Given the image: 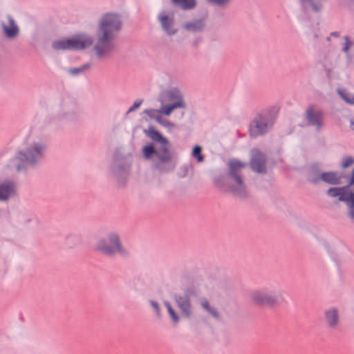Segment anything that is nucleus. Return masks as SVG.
<instances>
[{"label":"nucleus","instance_id":"nucleus-3","mask_svg":"<svg viewBox=\"0 0 354 354\" xmlns=\"http://www.w3.org/2000/svg\"><path fill=\"white\" fill-rule=\"evenodd\" d=\"M250 299L256 305L268 307H277L286 304L282 291L272 285L252 291Z\"/></svg>","mask_w":354,"mask_h":354},{"label":"nucleus","instance_id":"nucleus-8","mask_svg":"<svg viewBox=\"0 0 354 354\" xmlns=\"http://www.w3.org/2000/svg\"><path fill=\"white\" fill-rule=\"evenodd\" d=\"M168 100L173 101L171 104L162 106L160 109H149L145 111V113L149 117H153L152 112H158L165 115H169L171 112L178 108H185V104L183 99L182 94L178 88H172L167 92Z\"/></svg>","mask_w":354,"mask_h":354},{"label":"nucleus","instance_id":"nucleus-5","mask_svg":"<svg viewBox=\"0 0 354 354\" xmlns=\"http://www.w3.org/2000/svg\"><path fill=\"white\" fill-rule=\"evenodd\" d=\"M95 249L109 256L114 255L116 253H127V250L122 245L120 236L115 232L108 233L105 237L97 238Z\"/></svg>","mask_w":354,"mask_h":354},{"label":"nucleus","instance_id":"nucleus-35","mask_svg":"<svg viewBox=\"0 0 354 354\" xmlns=\"http://www.w3.org/2000/svg\"><path fill=\"white\" fill-rule=\"evenodd\" d=\"M351 183L352 184H354V171H353V175H352L351 180Z\"/></svg>","mask_w":354,"mask_h":354},{"label":"nucleus","instance_id":"nucleus-30","mask_svg":"<svg viewBox=\"0 0 354 354\" xmlns=\"http://www.w3.org/2000/svg\"><path fill=\"white\" fill-rule=\"evenodd\" d=\"M353 163V160L351 158H346L342 164L343 167H348Z\"/></svg>","mask_w":354,"mask_h":354},{"label":"nucleus","instance_id":"nucleus-4","mask_svg":"<svg viewBox=\"0 0 354 354\" xmlns=\"http://www.w3.org/2000/svg\"><path fill=\"white\" fill-rule=\"evenodd\" d=\"M145 133L153 141L160 144V148L156 149L152 145H147L142 149V154L145 159H149L151 156L156 155L161 162H167L171 158L168 150V142L154 127H149Z\"/></svg>","mask_w":354,"mask_h":354},{"label":"nucleus","instance_id":"nucleus-20","mask_svg":"<svg viewBox=\"0 0 354 354\" xmlns=\"http://www.w3.org/2000/svg\"><path fill=\"white\" fill-rule=\"evenodd\" d=\"M185 30L189 32H196L202 31L204 28V23L201 19L187 22L183 25Z\"/></svg>","mask_w":354,"mask_h":354},{"label":"nucleus","instance_id":"nucleus-25","mask_svg":"<svg viewBox=\"0 0 354 354\" xmlns=\"http://www.w3.org/2000/svg\"><path fill=\"white\" fill-rule=\"evenodd\" d=\"M165 305L167 309V311H168L170 317H171L172 320L174 321V322L178 323V322L179 320L177 314L176 313V312L174 311V310L172 308L169 302L165 301Z\"/></svg>","mask_w":354,"mask_h":354},{"label":"nucleus","instance_id":"nucleus-16","mask_svg":"<svg viewBox=\"0 0 354 354\" xmlns=\"http://www.w3.org/2000/svg\"><path fill=\"white\" fill-rule=\"evenodd\" d=\"M159 21L163 30L169 35H174L176 32V29L174 27V18L165 13L159 16Z\"/></svg>","mask_w":354,"mask_h":354},{"label":"nucleus","instance_id":"nucleus-6","mask_svg":"<svg viewBox=\"0 0 354 354\" xmlns=\"http://www.w3.org/2000/svg\"><path fill=\"white\" fill-rule=\"evenodd\" d=\"M93 44V39L91 36L81 33L68 39L55 41L53 43V47L55 50H84Z\"/></svg>","mask_w":354,"mask_h":354},{"label":"nucleus","instance_id":"nucleus-24","mask_svg":"<svg viewBox=\"0 0 354 354\" xmlns=\"http://www.w3.org/2000/svg\"><path fill=\"white\" fill-rule=\"evenodd\" d=\"M156 113H159L158 112H152L151 114L153 115V118L156 120L157 122H158L160 124L162 125L163 127L168 128V129H173L174 127V124L171 122L170 121L167 120H162L160 116H156Z\"/></svg>","mask_w":354,"mask_h":354},{"label":"nucleus","instance_id":"nucleus-29","mask_svg":"<svg viewBox=\"0 0 354 354\" xmlns=\"http://www.w3.org/2000/svg\"><path fill=\"white\" fill-rule=\"evenodd\" d=\"M90 67V65L86 64L80 68H75L71 70V73L73 74H77L79 73L83 72L85 70L88 69Z\"/></svg>","mask_w":354,"mask_h":354},{"label":"nucleus","instance_id":"nucleus-26","mask_svg":"<svg viewBox=\"0 0 354 354\" xmlns=\"http://www.w3.org/2000/svg\"><path fill=\"white\" fill-rule=\"evenodd\" d=\"M201 151V147L198 145L195 146L193 149L192 156L197 159L198 162H202L203 160Z\"/></svg>","mask_w":354,"mask_h":354},{"label":"nucleus","instance_id":"nucleus-14","mask_svg":"<svg viewBox=\"0 0 354 354\" xmlns=\"http://www.w3.org/2000/svg\"><path fill=\"white\" fill-rule=\"evenodd\" d=\"M175 300L182 314L189 317L192 314L190 299L188 295L176 296Z\"/></svg>","mask_w":354,"mask_h":354},{"label":"nucleus","instance_id":"nucleus-18","mask_svg":"<svg viewBox=\"0 0 354 354\" xmlns=\"http://www.w3.org/2000/svg\"><path fill=\"white\" fill-rule=\"evenodd\" d=\"M325 319L330 328H335L339 323V313L335 308H331L325 312Z\"/></svg>","mask_w":354,"mask_h":354},{"label":"nucleus","instance_id":"nucleus-36","mask_svg":"<svg viewBox=\"0 0 354 354\" xmlns=\"http://www.w3.org/2000/svg\"><path fill=\"white\" fill-rule=\"evenodd\" d=\"M331 35L335 36V37H337V36H338V34H337V32H333V33L331 34Z\"/></svg>","mask_w":354,"mask_h":354},{"label":"nucleus","instance_id":"nucleus-15","mask_svg":"<svg viewBox=\"0 0 354 354\" xmlns=\"http://www.w3.org/2000/svg\"><path fill=\"white\" fill-rule=\"evenodd\" d=\"M16 194V185L12 181L0 183V201H7Z\"/></svg>","mask_w":354,"mask_h":354},{"label":"nucleus","instance_id":"nucleus-17","mask_svg":"<svg viewBox=\"0 0 354 354\" xmlns=\"http://www.w3.org/2000/svg\"><path fill=\"white\" fill-rule=\"evenodd\" d=\"M311 180L315 183L319 180H323L328 184L337 185L341 183V176L335 172H325L322 173L319 178H312Z\"/></svg>","mask_w":354,"mask_h":354},{"label":"nucleus","instance_id":"nucleus-13","mask_svg":"<svg viewBox=\"0 0 354 354\" xmlns=\"http://www.w3.org/2000/svg\"><path fill=\"white\" fill-rule=\"evenodd\" d=\"M306 118L310 124L319 128L323 122L322 111L315 106H311L306 110Z\"/></svg>","mask_w":354,"mask_h":354},{"label":"nucleus","instance_id":"nucleus-10","mask_svg":"<svg viewBox=\"0 0 354 354\" xmlns=\"http://www.w3.org/2000/svg\"><path fill=\"white\" fill-rule=\"evenodd\" d=\"M114 39L109 36L97 33V41L93 46V50L97 57L100 58L106 57L113 52Z\"/></svg>","mask_w":354,"mask_h":354},{"label":"nucleus","instance_id":"nucleus-19","mask_svg":"<svg viewBox=\"0 0 354 354\" xmlns=\"http://www.w3.org/2000/svg\"><path fill=\"white\" fill-rule=\"evenodd\" d=\"M3 29L6 36L8 38L15 37L19 32L18 27L11 17H8V24H3Z\"/></svg>","mask_w":354,"mask_h":354},{"label":"nucleus","instance_id":"nucleus-11","mask_svg":"<svg viewBox=\"0 0 354 354\" xmlns=\"http://www.w3.org/2000/svg\"><path fill=\"white\" fill-rule=\"evenodd\" d=\"M271 120L263 115L257 116L250 125V134L252 137H257L266 133L272 125Z\"/></svg>","mask_w":354,"mask_h":354},{"label":"nucleus","instance_id":"nucleus-27","mask_svg":"<svg viewBox=\"0 0 354 354\" xmlns=\"http://www.w3.org/2000/svg\"><path fill=\"white\" fill-rule=\"evenodd\" d=\"M209 3L218 6H225L227 5L230 2V0H206Z\"/></svg>","mask_w":354,"mask_h":354},{"label":"nucleus","instance_id":"nucleus-28","mask_svg":"<svg viewBox=\"0 0 354 354\" xmlns=\"http://www.w3.org/2000/svg\"><path fill=\"white\" fill-rule=\"evenodd\" d=\"M342 97L348 103L354 104V96L349 94H344L340 93Z\"/></svg>","mask_w":354,"mask_h":354},{"label":"nucleus","instance_id":"nucleus-22","mask_svg":"<svg viewBox=\"0 0 354 354\" xmlns=\"http://www.w3.org/2000/svg\"><path fill=\"white\" fill-rule=\"evenodd\" d=\"M323 0H301L302 4L306 9L317 11L322 7Z\"/></svg>","mask_w":354,"mask_h":354},{"label":"nucleus","instance_id":"nucleus-34","mask_svg":"<svg viewBox=\"0 0 354 354\" xmlns=\"http://www.w3.org/2000/svg\"><path fill=\"white\" fill-rule=\"evenodd\" d=\"M351 129L354 130V120L351 121Z\"/></svg>","mask_w":354,"mask_h":354},{"label":"nucleus","instance_id":"nucleus-9","mask_svg":"<svg viewBox=\"0 0 354 354\" xmlns=\"http://www.w3.org/2000/svg\"><path fill=\"white\" fill-rule=\"evenodd\" d=\"M327 194L339 201L344 202L348 207V216L354 219V190L351 187H331L328 189Z\"/></svg>","mask_w":354,"mask_h":354},{"label":"nucleus","instance_id":"nucleus-32","mask_svg":"<svg viewBox=\"0 0 354 354\" xmlns=\"http://www.w3.org/2000/svg\"><path fill=\"white\" fill-rule=\"evenodd\" d=\"M151 305L152 306L153 309L156 310L157 315H160V308L158 306V304L156 301H151Z\"/></svg>","mask_w":354,"mask_h":354},{"label":"nucleus","instance_id":"nucleus-1","mask_svg":"<svg viewBox=\"0 0 354 354\" xmlns=\"http://www.w3.org/2000/svg\"><path fill=\"white\" fill-rule=\"evenodd\" d=\"M228 165V176L218 179L216 182V187L238 197L246 196L248 189L241 176V170L246 167V164L237 160H231Z\"/></svg>","mask_w":354,"mask_h":354},{"label":"nucleus","instance_id":"nucleus-33","mask_svg":"<svg viewBox=\"0 0 354 354\" xmlns=\"http://www.w3.org/2000/svg\"><path fill=\"white\" fill-rule=\"evenodd\" d=\"M344 39L346 41V43H345V46L344 48V50L345 52H348V48H349L350 46L351 45V44L348 41V38L347 37H345Z\"/></svg>","mask_w":354,"mask_h":354},{"label":"nucleus","instance_id":"nucleus-21","mask_svg":"<svg viewBox=\"0 0 354 354\" xmlns=\"http://www.w3.org/2000/svg\"><path fill=\"white\" fill-rule=\"evenodd\" d=\"M171 1L177 6L184 10H189L194 8L196 5V0H171Z\"/></svg>","mask_w":354,"mask_h":354},{"label":"nucleus","instance_id":"nucleus-7","mask_svg":"<svg viewBox=\"0 0 354 354\" xmlns=\"http://www.w3.org/2000/svg\"><path fill=\"white\" fill-rule=\"evenodd\" d=\"M122 27L118 15L106 13L99 21L97 33L115 38Z\"/></svg>","mask_w":354,"mask_h":354},{"label":"nucleus","instance_id":"nucleus-2","mask_svg":"<svg viewBox=\"0 0 354 354\" xmlns=\"http://www.w3.org/2000/svg\"><path fill=\"white\" fill-rule=\"evenodd\" d=\"M46 146L39 139L30 137L26 141V147L24 150L19 151L12 160L11 165L17 171H21L28 165L37 162L44 154Z\"/></svg>","mask_w":354,"mask_h":354},{"label":"nucleus","instance_id":"nucleus-23","mask_svg":"<svg viewBox=\"0 0 354 354\" xmlns=\"http://www.w3.org/2000/svg\"><path fill=\"white\" fill-rule=\"evenodd\" d=\"M201 304L202 307L206 310L214 318H218V312L212 307L210 306L208 301L206 299H201Z\"/></svg>","mask_w":354,"mask_h":354},{"label":"nucleus","instance_id":"nucleus-31","mask_svg":"<svg viewBox=\"0 0 354 354\" xmlns=\"http://www.w3.org/2000/svg\"><path fill=\"white\" fill-rule=\"evenodd\" d=\"M142 104V100L134 102L133 106L129 109V111H133L137 109H138Z\"/></svg>","mask_w":354,"mask_h":354},{"label":"nucleus","instance_id":"nucleus-12","mask_svg":"<svg viewBox=\"0 0 354 354\" xmlns=\"http://www.w3.org/2000/svg\"><path fill=\"white\" fill-rule=\"evenodd\" d=\"M266 160L264 156L258 150H253L250 165L253 171L258 173L266 172Z\"/></svg>","mask_w":354,"mask_h":354}]
</instances>
